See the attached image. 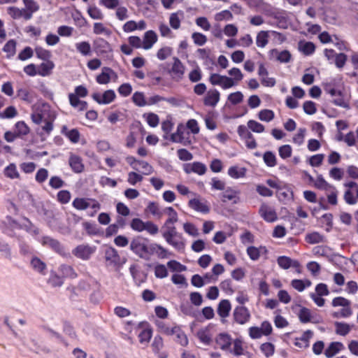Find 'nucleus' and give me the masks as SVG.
Here are the masks:
<instances>
[{"instance_id": "nucleus-1", "label": "nucleus", "mask_w": 358, "mask_h": 358, "mask_svg": "<svg viewBox=\"0 0 358 358\" xmlns=\"http://www.w3.org/2000/svg\"><path fill=\"white\" fill-rule=\"evenodd\" d=\"M324 90L331 95L333 98L332 102L336 106L346 109L350 108L349 103L344 96L341 87L336 84L335 80H331L330 82L325 83L324 85Z\"/></svg>"}, {"instance_id": "nucleus-2", "label": "nucleus", "mask_w": 358, "mask_h": 358, "mask_svg": "<svg viewBox=\"0 0 358 358\" xmlns=\"http://www.w3.org/2000/svg\"><path fill=\"white\" fill-rule=\"evenodd\" d=\"M152 243L148 239L141 237L134 238L130 243V250L138 257L149 260L152 256Z\"/></svg>"}, {"instance_id": "nucleus-3", "label": "nucleus", "mask_w": 358, "mask_h": 358, "mask_svg": "<svg viewBox=\"0 0 358 358\" xmlns=\"http://www.w3.org/2000/svg\"><path fill=\"white\" fill-rule=\"evenodd\" d=\"M130 227L135 231H146L152 236H155L159 232V227L156 224L151 221L143 222L140 218H134L130 222Z\"/></svg>"}, {"instance_id": "nucleus-4", "label": "nucleus", "mask_w": 358, "mask_h": 358, "mask_svg": "<svg viewBox=\"0 0 358 358\" xmlns=\"http://www.w3.org/2000/svg\"><path fill=\"white\" fill-rule=\"evenodd\" d=\"M74 208L78 210H84L88 208L95 210L96 213L101 208V204L96 199L92 198H80L74 199L72 202Z\"/></svg>"}, {"instance_id": "nucleus-5", "label": "nucleus", "mask_w": 358, "mask_h": 358, "mask_svg": "<svg viewBox=\"0 0 358 358\" xmlns=\"http://www.w3.org/2000/svg\"><path fill=\"white\" fill-rule=\"evenodd\" d=\"M96 252V247L88 244H80L76 246L72 254L77 258L84 261L89 260L92 255Z\"/></svg>"}, {"instance_id": "nucleus-6", "label": "nucleus", "mask_w": 358, "mask_h": 358, "mask_svg": "<svg viewBox=\"0 0 358 358\" xmlns=\"http://www.w3.org/2000/svg\"><path fill=\"white\" fill-rule=\"evenodd\" d=\"M209 81L213 85H218L224 90L235 86V82L229 77L218 73H212L209 77Z\"/></svg>"}, {"instance_id": "nucleus-7", "label": "nucleus", "mask_w": 358, "mask_h": 358, "mask_svg": "<svg viewBox=\"0 0 358 358\" xmlns=\"http://www.w3.org/2000/svg\"><path fill=\"white\" fill-rule=\"evenodd\" d=\"M189 132L182 124H179L177 127L176 131L170 135L169 139L173 143H182L184 145H189L191 141L186 136Z\"/></svg>"}, {"instance_id": "nucleus-8", "label": "nucleus", "mask_w": 358, "mask_h": 358, "mask_svg": "<svg viewBox=\"0 0 358 358\" xmlns=\"http://www.w3.org/2000/svg\"><path fill=\"white\" fill-rule=\"evenodd\" d=\"M233 318L236 323L243 325L250 321L251 315L248 308L238 306L234 309Z\"/></svg>"}, {"instance_id": "nucleus-9", "label": "nucleus", "mask_w": 358, "mask_h": 358, "mask_svg": "<svg viewBox=\"0 0 358 358\" xmlns=\"http://www.w3.org/2000/svg\"><path fill=\"white\" fill-rule=\"evenodd\" d=\"M164 240L178 252H183L185 251L186 241L182 234L177 231Z\"/></svg>"}, {"instance_id": "nucleus-10", "label": "nucleus", "mask_w": 358, "mask_h": 358, "mask_svg": "<svg viewBox=\"0 0 358 358\" xmlns=\"http://www.w3.org/2000/svg\"><path fill=\"white\" fill-rule=\"evenodd\" d=\"M215 325L212 323L208 324L207 326L201 328L196 332V337L199 341L206 345H209L213 341V329Z\"/></svg>"}, {"instance_id": "nucleus-11", "label": "nucleus", "mask_w": 358, "mask_h": 358, "mask_svg": "<svg viewBox=\"0 0 358 358\" xmlns=\"http://www.w3.org/2000/svg\"><path fill=\"white\" fill-rule=\"evenodd\" d=\"M215 341L217 348L227 353L229 351H231L232 338L229 334L225 332L220 333L215 337Z\"/></svg>"}, {"instance_id": "nucleus-12", "label": "nucleus", "mask_w": 358, "mask_h": 358, "mask_svg": "<svg viewBox=\"0 0 358 358\" xmlns=\"http://www.w3.org/2000/svg\"><path fill=\"white\" fill-rule=\"evenodd\" d=\"M259 214L267 222H274L278 220L275 208L265 203L260 206Z\"/></svg>"}, {"instance_id": "nucleus-13", "label": "nucleus", "mask_w": 358, "mask_h": 358, "mask_svg": "<svg viewBox=\"0 0 358 358\" xmlns=\"http://www.w3.org/2000/svg\"><path fill=\"white\" fill-rule=\"evenodd\" d=\"M173 63L170 70L172 78L176 81H180L184 76L185 66L178 57H173Z\"/></svg>"}, {"instance_id": "nucleus-14", "label": "nucleus", "mask_w": 358, "mask_h": 358, "mask_svg": "<svg viewBox=\"0 0 358 358\" xmlns=\"http://www.w3.org/2000/svg\"><path fill=\"white\" fill-rule=\"evenodd\" d=\"M221 201L224 203L231 201L233 204H237L240 202V191L234 189L231 187H227L220 194Z\"/></svg>"}, {"instance_id": "nucleus-15", "label": "nucleus", "mask_w": 358, "mask_h": 358, "mask_svg": "<svg viewBox=\"0 0 358 358\" xmlns=\"http://www.w3.org/2000/svg\"><path fill=\"white\" fill-rule=\"evenodd\" d=\"M92 99L99 104L106 105L113 102L116 98V94L113 90H108L101 94L96 92L92 95Z\"/></svg>"}, {"instance_id": "nucleus-16", "label": "nucleus", "mask_w": 358, "mask_h": 358, "mask_svg": "<svg viewBox=\"0 0 358 358\" xmlns=\"http://www.w3.org/2000/svg\"><path fill=\"white\" fill-rule=\"evenodd\" d=\"M183 170L187 174L194 173L199 176H203L207 171L206 166L199 162L185 164L183 166Z\"/></svg>"}, {"instance_id": "nucleus-17", "label": "nucleus", "mask_w": 358, "mask_h": 358, "mask_svg": "<svg viewBox=\"0 0 358 358\" xmlns=\"http://www.w3.org/2000/svg\"><path fill=\"white\" fill-rule=\"evenodd\" d=\"M220 99V92L216 89H210L206 92L203 98V104L214 108L217 106Z\"/></svg>"}, {"instance_id": "nucleus-18", "label": "nucleus", "mask_w": 358, "mask_h": 358, "mask_svg": "<svg viewBox=\"0 0 358 358\" xmlns=\"http://www.w3.org/2000/svg\"><path fill=\"white\" fill-rule=\"evenodd\" d=\"M188 206L190 208L195 211L202 213H208L210 211V208L207 204V201H201L198 198H194L189 201Z\"/></svg>"}, {"instance_id": "nucleus-19", "label": "nucleus", "mask_w": 358, "mask_h": 358, "mask_svg": "<svg viewBox=\"0 0 358 358\" xmlns=\"http://www.w3.org/2000/svg\"><path fill=\"white\" fill-rule=\"evenodd\" d=\"M158 36L157 34L152 31L149 30L145 32L142 39V44L144 50H150L157 43Z\"/></svg>"}, {"instance_id": "nucleus-20", "label": "nucleus", "mask_w": 358, "mask_h": 358, "mask_svg": "<svg viewBox=\"0 0 358 358\" xmlns=\"http://www.w3.org/2000/svg\"><path fill=\"white\" fill-rule=\"evenodd\" d=\"M231 305L228 299H222L220 301L217 306V314L222 317V322L224 323L225 318L229 315Z\"/></svg>"}, {"instance_id": "nucleus-21", "label": "nucleus", "mask_w": 358, "mask_h": 358, "mask_svg": "<svg viewBox=\"0 0 358 358\" xmlns=\"http://www.w3.org/2000/svg\"><path fill=\"white\" fill-rule=\"evenodd\" d=\"M313 332L310 330L304 331L300 338H296L294 345L299 348L306 349L310 345V339L313 337Z\"/></svg>"}, {"instance_id": "nucleus-22", "label": "nucleus", "mask_w": 358, "mask_h": 358, "mask_svg": "<svg viewBox=\"0 0 358 358\" xmlns=\"http://www.w3.org/2000/svg\"><path fill=\"white\" fill-rule=\"evenodd\" d=\"M171 336H176L175 341L176 343H179L180 345L185 347L188 345L189 341L187 337V335L185 334L184 331H182V329H181V327L180 326H178V325L173 326V329L171 332Z\"/></svg>"}, {"instance_id": "nucleus-23", "label": "nucleus", "mask_w": 358, "mask_h": 358, "mask_svg": "<svg viewBox=\"0 0 358 358\" xmlns=\"http://www.w3.org/2000/svg\"><path fill=\"white\" fill-rule=\"evenodd\" d=\"M94 51L98 54H104L110 50L109 43L102 38H96L93 42Z\"/></svg>"}, {"instance_id": "nucleus-24", "label": "nucleus", "mask_w": 358, "mask_h": 358, "mask_svg": "<svg viewBox=\"0 0 358 358\" xmlns=\"http://www.w3.org/2000/svg\"><path fill=\"white\" fill-rule=\"evenodd\" d=\"M22 1L25 6V20H30L33 13L39 10L40 6L35 0H22Z\"/></svg>"}, {"instance_id": "nucleus-25", "label": "nucleus", "mask_w": 358, "mask_h": 358, "mask_svg": "<svg viewBox=\"0 0 358 358\" xmlns=\"http://www.w3.org/2000/svg\"><path fill=\"white\" fill-rule=\"evenodd\" d=\"M111 75H115V72L109 67H103L101 73L96 78V81L100 85H106L110 82Z\"/></svg>"}, {"instance_id": "nucleus-26", "label": "nucleus", "mask_w": 358, "mask_h": 358, "mask_svg": "<svg viewBox=\"0 0 358 358\" xmlns=\"http://www.w3.org/2000/svg\"><path fill=\"white\" fill-rule=\"evenodd\" d=\"M278 266L282 269H288L290 267L299 268L300 264L296 260H292L287 256H280L277 259Z\"/></svg>"}, {"instance_id": "nucleus-27", "label": "nucleus", "mask_w": 358, "mask_h": 358, "mask_svg": "<svg viewBox=\"0 0 358 358\" xmlns=\"http://www.w3.org/2000/svg\"><path fill=\"white\" fill-rule=\"evenodd\" d=\"M184 18V12L182 10H178L172 13L169 16V24L171 27L175 30L180 29L181 21Z\"/></svg>"}, {"instance_id": "nucleus-28", "label": "nucleus", "mask_w": 358, "mask_h": 358, "mask_svg": "<svg viewBox=\"0 0 358 358\" xmlns=\"http://www.w3.org/2000/svg\"><path fill=\"white\" fill-rule=\"evenodd\" d=\"M61 133L66 136L73 143H77L80 140V132L77 129H69L67 126L63 125Z\"/></svg>"}, {"instance_id": "nucleus-29", "label": "nucleus", "mask_w": 358, "mask_h": 358, "mask_svg": "<svg viewBox=\"0 0 358 358\" xmlns=\"http://www.w3.org/2000/svg\"><path fill=\"white\" fill-rule=\"evenodd\" d=\"M69 165L75 173H81L84 169V165L80 157L71 154L69 159Z\"/></svg>"}, {"instance_id": "nucleus-30", "label": "nucleus", "mask_w": 358, "mask_h": 358, "mask_svg": "<svg viewBox=\"0 0 358 358\" xmlns=\"http://www.w3.org/2000/svg\"><path fill=\"white\" fill-rule=\"evenodd\" d=\"M270 55L282 63H287L291 59V54L287 50L279 51L277 49H273L270 51Z\"/></svg>"}, {"instance_id": "nucleus-31", "label": "nucleus", "mask_w": 358, "mask_h": 358, "mask_svg": "<svg viewBox=\"0 0 358 358\" xmlns=\"http://www.w3.org/2000/svg\"><path fill=\"white\" fill-rule=\"evenodd\" d=\"M58 271L60 273L62 278L74 279L77 278L78 275L73 266L68 264H62L58 268Z\"/></svg>"}, {"instance_id": "nucleus-32", "label": "nucleus", "mask_w": 358, "mask_h": 358, "mask_svg": "<svg viewBox=\"0 0 358 358\" xmlns=\"http://www.w3.org/2000/svg\"><path fill=\"white\" fill-rule=\"evenodd\" d=\"M54 67L55 64L52 61H47L46 62H43L40 65L36 66L37 75H39L43 77L48 76L51 74Z\"/></svg>"}, {"instance_id": "nucleus-33", "label": "nucleus", "mask_w": 358, "mask_h": 358, "mask_svg": "<svg viewBox=\"0 0 358 358\" xmlns=\"http://www.w3.org/2000/svg\"><path fill=\"white\" fill-rule=\"evenodd\" d=\"M30 264H31L32 268L35 271H36L42 275H45L46 270H47V266H46L45 263L43 262L41 259H39L37 257H34L31 258Z\"/></svg>"}, {"instance_id": "nucleus-34", "label": "nucleus", "mask_w": 358, "mask_h": 358, "mask_svg": "<svg viewBox=\"0 0 358 358\" xmlns=\"http://www.w3.org/2000/svg\"><path fill=\"white\" fill-rule=\"evenodd\" d=\"M17 227L20 229H25L27 232L32 235H38L39 234V229L34 227L29 219L24 217L21 224L15 222Z\"/></svg>"}, {"instance_id": "nucleus-35", "label": "nucleus", "mask_w": 358, "mask_h": 358, "mask_svg": "<svg viewBox=\"0 0 358 358\" xmlns=\"http://www.w3.org/2000/svg\"><path fill=\"white\" fill-rule=\"evenodd\" d=\"M247 169L244 167L232 166L229 168L227 173L233 179L243 178L245 176Z\"/></svg>"}, {"instance_id": "nucleus-36", "label": "nucleus", "mask_w": 358, "mask_h": 358, "mask_svg": "<svg viewBox=\"0 0 358 358\" xmlns=\"http://www.w3.org/2000/svg\"><path fill=\"white\" fill-rule=\"evenodd\" d=\"M298 317L301 323L315 322L314 316L310 309L301 307L298 313Z\"/></svg>"}, {"instance_id": "nucleus-37", "label": "nucleus", "mask_w": 358, "mask_h": 358, "mask_svg": "<svg viewBox=\"0 0 358 358\" xmlns=\"http://www.w3.org/2000/svg\"><path fill=\"white\" fill-rule=\"evenodd\" d=\"M344 348L340 342H332L325 350L324 355L327 358L333 357L336 354L340 352Z\"/></svg>"}, {"instance_id": "nucleus-38", "label": "nucleus", "mask_w": 358, "mask_h": 358, "mask_svg": "<svg viewBox=\"0 0 358 358\" xmlns=\"http://www.w3.org/2000/svg\"><path fill=\"white\" fill-rule=\"evenodd\" d=\"M105 258L106 261L114 264H117L120 260V256L117 251L112 247H109L106 250Z\"/></svg>"}, {"instance_id": "nucleus-39", "label": "nucleus", "mask_w": 358, "mask_h": 358, "mask_svg": "<svg viewBox=\"0 0 358 358\" xmlns=\"http://www.w3.org/2000/svg\"><path fill=\"white\" fill-rule=\"evenodd\" d=\"M292 287L298 292H303L306 288L311 285V282L309 280H299L294 279L291 281Z\"/></svg>"}, {"instance_id": "nucleus-40", "label": "nucleus", "mask_w": 358, "mask_h": 358, "mask_svg": "<svg viewBox=\"0 0 358 358\" xmlns=\"http://www.w3.org/2000/svg\"><path fill=\"white\" fill-rule=\"evenodd\" d=\"M269 31H260L257 33L256 37L257 46L261 48L266 47L268 43Z\"/></svg>"}, {"instance_id": "nucleus-41", "label": "nucleus", "mask_w": 358, "mask_h": 358, "mask_svg": "<svg viewBox=\"0 0 358 358\" xmlns=\"http://www.w3.org/2000/svg\"><path fill=\"white\" fill-rule=\"evenodd\" d=\"M243 342L241 339L236 338L234 341L232 340V345L231 346V351L228 353L232 354L235 356H241L243 355Z\"/></svg>"}, {"instance_id": "nucleus-42", "label": "nucleus", "mask_w": 358, "mask_h": 358, "mask_svg": "<svg viewBox=\"0 0 358 358\" xmlns=\"http://www.w3.org/2000/svg\"><path fill=\"white\" fill-rule=\"evenodd\" d=\"M156 254L159 258H167L170 253L168 250L159 244L152 243V255Z\"/></svg>"}, {"instance_id": "nucleus-43", "label": "nucleus", "mask_w": 358, "mask_h": 358, "mask_svg": "<svg viewBox=\"0 0 358 358\" xmlns=\"http://www.w3.org/2000/svg\"><path fill=\"white\" fill-rule=\"evenodd\" d=\"M8 14L14 20L23 17L25 20V9H20L15 6H10L7 8Z\"/></svg>"}, {"instance_id": "nucleus-44", "label": "nucleus", "mask_w": 358, "mask_h": 358, "mask_svg": "<svg viewBox=\"0 0 358 358\" xmlns=\"http://www.w3.org/2000/svg\"><path fill=\"white\" fill-rule=\"evenodd\" d=\"M76 50L83 56L91 54V45L88 41H82L75 44Z\"/></svg>"}, {"instance_id": "nucleus-45", "label": "nucleus", "mask_w": 358, "mask_h": 358, "mask_svg": "<svg viewBox=\"0 0 358 358\" xmlns=\"http://www.w3.org/2000/svg\"><path fill=\"white\" fill-rule=\"evenodd\" d=\"M334 324L336 327V333L343 336H346L350 331L351 327H353V325L341 322H336Z\"/></svg>"}, {"instance_id": "nucleus-46", "label": "nucleus", "mask_w": 358, "mask_h": 358, "mask_svg": "<svg viewBox=\"0 0 358 358\" xmlns=\"http://www.w3.org/2000/svg\"><path fill=\"white\" fill-rule=\"evenodd\" d=\"M41 329L50 338H54L57 341L60 342V343L64 342V339H63V337L62 336V335L59 333H58V332L55 331V330H53L52 329H51L50 327H49L48 325H45V324L42 325L41 327Z\"/></svg>"}, {"instance_id": "nucleus-47", "label": "nucleus", "mask_w": 358, "mask_h": 358, "mask_svg": "<svg viewBox=\"0 0 358 358\" xmlns=\"http://www.w3.org/2000/svg\"><path fill=\"white\" fill-rule=\"evenodd\" d=\"M314 186L321 190L327 191L333 189V185L327 182L322 175H319L315 180Z\"/></svg>"}, {"instance_id": "nucleus-48", "label": "nucleus", "mask_w": 358, "mask_h": 358, "mask_svg": "<svg viewBox=\"0 0 358 358\" xmlns=\"http://www.w3.org/2000/svg\"><path fill=\"white\" fill-rule=\"evenodd\" d=\"M3 173L6 177L10 179H16L20 176L16 165L15 164H10L8 166H7L4 169Z\"/></svg>"}, {"instance_id": "nucleus-49", "label": "nucleus", "mask_w": 358, "mask_h": 358, "mask_svg": "<svg viewBox=\"0 0 358 358\" xmlns=\"http://www.w3.org/2000/svg\"><path fill=\"white\" fill-rule=\"evenodd\" d=\"M164 212L168 215V218L165 222L175 224L178 222V213L172 207L166 208Z\"/></svg>"}, {"instance_id": "nucleus-50", "label": "nucleus", "mask_w": 358, "mask_h": 358, "mask_svg": "<svg viewBox=\"0 0 358 358\" xmlns=\"http://www.w3.org/2000/svg\"><path fill=\"white\" fill-rule=\"evenodd\" d=\"M93 33L96 35L104 34L109 36L111 34V31L106 28L101 22H95L93 25Z\"/></svg>"}, {"instance_id": "nucleus-51", "label": "nucleus", "mask_w": 358, "mask_h": 358, "mask_svg": "<svg viewBox=\"0 0 358 358\" xmlns=\"http://www.w3.org/2000/svg\"><path fill=\"white\" fill-rule=\"evenodd\" d=\"M87 13L93 20H103L104 15L96 6H90L87 8Z\"/></svg>"}, {"instance_id": "nucleus-52", "label": "nucleus", "mask_w": 358, "mask_h": 358, "mask_svg": "<svg viewBox=\"0 0 358 358\" xmlns=\"http://www.w3.org/2000/svg\"><path fill=\"white\" fill-rule=\"evenodd\" d=\"M176 232H177V229L173 224L164 222L162 227V234L164 238H168Z\"/></svg>"}, {"instance_id": "nucleus-53", "label": "nucleus", "mask_w": 358, "mask_h": 358, "mask_svg": "<svg viewBox=\"0 0 358 358\" xmlns=\"http://www.w3.org/2000/svg\"><path fill=\"white\" fill-rule=\"evenodd\" d=\"M34 50H35L36 57L38 59L46 61V62L50 61V58L52 56L50 51H49L41 46L36 47Z\"/></svg>"}, {"instance_id": "nucleus-54", "label": "nucleus", "mask_w": 358, "mask_h": 358, "mask_svg": "<svg viewBox=\"0 0 358 358\" xmlns=\"http://www.w3.org/2000/svg\"><path fill=\"white\" fill-rule=\"evenodd\" d=\"M49 248L62 257H66L67 255V252L64 245L56 239H54V241H52Z\"/></svg>"}, {"instance_id": "nucleus-55", "label": "nucleus", "mask_w": 358, "mask_h": 358, "mask_svg": "<svg viewBox=\"0 0 358 358\" xmlns=\"http://www.w3.org/2000/svg\"><path fill=\"white\" fill-rule=\"evenodd\" d=\"M299 49L304 55H310L315 52V46L312 42H301Z\"/></svg>"}, {"instance_id": "nucleus-56", "label": "nucleus", "mask_w": 358, "mask_h": 358, "mask_svg": "<svg viewBox=\"0 0 358 358\" xmlns=\"http://www.w3.org/2000/svg\"><path fill=\"white\" fill-rule=\"evenodd\" d=\"M306 241L310 244H316L323 242L324 236L318 232H313L306 235Z\"/></svg>"}, {"instance_id": "nucleus-57", "label": "nucleus", "mask_w": 358, "mask_h": 358, "mask_svg": "<svg viewBox=\"0 0 358 358\" xmlns=\"http://www.w3.org/2000/svg\"><path fill=\"white\" fill-rule=\"evenodd\" d=\"M173 53V49L171 47L165 46L159 49L157 52V57L161 60H165L170 57Z\"/></svg>"}, {"instance_id": "nucleus-58", "label": "nucleus", "mask_w": 358, "mask_h": 358, "mask_svg": "<svg viewBox=\"0 0 358 358\" xmlns=\"http://www.w3.org/2000/svg\"><path fill=\"white\" fill-rule=\"evenodd\" d=\"M133 102L139 107L145 106L148 104L145 101L144 94L141 92H136L132 96Z\"/></svg>"}, {"instance_id": "nucleus-59", "label": "nucleus", "mask_w": 358, "mask_h": 358, "mask_svg": "<svg viewBox=\"0 0 358 358\" xmlns=\"http://www.w3.org/2000/svg\"><path fill=\"white\" fill-rule=\"evenodd\" d=\"M274 113L271 110L264 109L259 112L258 117L260 120L264 122H271L274 118Z\"/></svg>"}, {"instance_id": "nucleus-60", "label": "nucleus", "mask_w": 358, "mask_h": 358, "mask_svg": "<svg viewBox=\"0 0 358 358\" xmlns=\"http://www.w3.org/2000/svg\"><path fill=\"white\" fill-rule=\"evenodd\" d=\"M249 129L255 133H262L265 130L264 126L253 120H250L247 123Z\"/></svg>"}, {"instance_id": "nucleus-61", "label": "nucleus", "mask_w": 358, "mask_h": 358, "mask_svg": "<svg viewBox=\"0 0 358 358\" xmlns=\"http://www.w3.org/2000/svg\"><path fill=\"white\" fill-rule=\"evenodd\" d=\"M243 94L241 92H233L229 94L227 97V100L232 104V105H237L240 103H241L243 100Z\"/></svg>"}, {"instance_id": "nucleus-62", "label": "nucleus", "mask_w": 358, "mask_h": 358, "mask_svg": "<svg viewBox=\"0 0 358 358\" xmlns=\"http://www.w3.org/2000/svg\"><path fill=\"white\" fill-rule=\"evenodd\" d=\"M16 42L14 40H9L3 46V52L7 53V57H13L15 54Z\"/></svg>"}, {"instance_id": "nucleus-63", "label": "nucleus", "mask_w": 358, "mask_h": 358, "mask_svg": "<svg viewBox=\"0 0 358 358\" xmlns=\"http://www.w3.org/2000/svg\"><path fill=\"white\" fill-rule=\"evenodd\" d=\"M17 115L16 108L13 106L7 107L3 112L0 113L1 119H10L15 117Z\"/></svg>"}, {"instance_id": "nucleus-64", "label": "nucleus", "mask_w": 358, "mask_h": 358, "mask_svg": "<svg viewBox=\"0 0 358 358\" xmlns=\"http://www.w3.org/2000/svg\"><path fill=\"white\" fill-rule=\"evenodd\" d=\"M228 73L231 76V79L234 80L235 82V85H236L238 82L243 80V74L241 71L238 68L234 67L231 69Z\"/></svg>"}]
</instances>
